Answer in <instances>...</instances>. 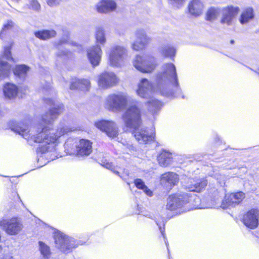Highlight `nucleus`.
I'll return each mask as SVG.
<instances>
[{"mask_svg":"<svg viewBox=\"0 0 259 259\" xmlns=\"http://www.w3.org/2000/svg\"><path fill=\"white\" fill-rule=\"evenodd\" d=\"M45 102L51 108L42 115V121L44 125L41 124L39 127H33L29 131L28 125L22 122H14L10 126L12 131L21 135L30 145L35 143L48 145L45 149H42L43 152L52 150L59 143L61 137L73 131L71 127L64 126L58 128L55 132L50 131L47 125L51 124L64 111V108L63 104L55 103L51 99H46Z\"/></svg>","mask_w":259,"mask_h":259,"instance_id":"1","label":"nucleus"},{"mask_svg":"<svg viewBox=\"0 0 259 259\" xmlns=\"http://www.w3.org/2000/svg\"><path fill=\"white\" fill-rule=\"evenodd\" d=\"M156 87H154L146 78H143L138 84V95L143 98H150L147 102L148 110L153 115L159 110L161 103L151 97L154 92L158 91L164 96L171 97L179 90L178 79L175 65L172 63L162 66V72L157 76Z\"/></svg>","mask_w":259,"mask_h":259,"instance_id":"2","label":"nucleus"},{"mask_svg":"<svg viewBox=\"0 0 259 259\" xmlns=\"http://www.w3.org/2000/svg\"><path fill=\"white\" fill-rule=\"evenodd\" d=\"M122 118L127 127L134 129L132 134L140 144H148L154 140L155 134H150L146 128H140L142 122L141 112L135 104L127 108Z\"/></svg>","mask_w":259,"mask_h":259,"instance_id":"3","label":"nucleus"},{"mask_svg":"<svg viewBox=\"0 0 259 259\" xmlns=\"http://www.w3.org/2000/svg\"><path fill=\"white\" fill-rule=\"evenodd\" d=\"M128 102V97L124 93L112 94L106 98L104 106L109 110L120 111L125 108Z\"/></svg>","mask_w":259,"mask_h":259,"instance_id":"4","label":"nucleus"},{"mask_svg":"<svg viewBox=\"0 0 259 259\" xmlns=\"http://www.w3.org/2000/svg\"><path fill=\"white\" fill-rule=\"evenodd\" d=\"M192 200L199 201V198L196 195L190 196L188 193L171 195L167 199L166 209L174 210L181 208L187 204L191 203Z\"/></svg>","mask_w":259,"mask_h":259,"instance_id":"5","label":"nucleus"},{"mask_svg":"<svg viewBox=\"0 0 259 259\" xmlns=\"http://www.w3.org/2000/svg\"><path fill=\"white\" fill-rule=\"evenodd\" d=\"M134 67L142 73H151L157 66L156 59L151 55H137L133 61Z\"/></svg>","mask_w":259,"mask_h":259,"instance_id":"6","label":"nucleus"},{"mask_svg":"<svg viewBox=\"0 0 259 259\" xmlns=\"http://www.w3.org/2000/svg\"><path fill=\"white\" fill-rule=\"evenodd\" d=\"M127 50L123 46L119 45L111 46L107 53L109 64L113 67L120 66L127 57Z\"/></svg>","mask_w":259,"mask_h":259,"instance_id":"7","label":"nucleus"},{"mask_svg":"<svg viewBox=\"0 0 259 259\" xmlns=\"http://www.w3.org/2000/svg\"><path fill=\"white\" fill-rule=\"evenodd\" d=\"M54 239L56 246L65 253L70 252L76 246L75 241L73 238L59 231L55 232Z\"/></svg>","mask_w":259,"mask_h":259,"instance_id":"8","label":"nucleus"},{"mask_svg":"<svg viewBox=\"0 0 259 259\" xmlns=\"http://www.w3.org/2000/svg\"><path fill=\"white\" fill-rule=\"evenodd\" d=\"M0 227L9 235H16L23 228L21 221L17 218L3 219L0 221Z\"/></svg>","mask_w":259,"mask_h":259,"instance_id":"9","label":"nucleus"},{"mask_svg":"<svg viewBox=\"0 0 259 259\" xmlns=\"http://www.w3.org/2000/svg\"><path fill=\"white\" fill-rule=\"evenodd\" d=\"M240 9L238 7L232 5L228 6L222 8L220 23L228 26L234 24L235 18L239 13Z\"/></svg>","mask_w":259,"mask_h":259,"instance_id":"10","label":"nucleus"},{"mask_svg":"<svg viewBox=\"0 0 259 259\" xmlns=\"http://www.w3.org/2000/svg\"><path fill=\"white\" fill-rule=\"evenodd\" d=\"M95 125L110 138H114L118 134V127L113 121L102 120L95 122Z\"/></svg>","mask_w":259,"mask_h":259,"instance_id":"11","label":"nucleus"},{"mask_svg":"<svg viewBox=\"0 0 259 259\" xmlns=\"http://www.w3.org/2000/svg\"><path fill=\"white\" fill-rule=\"evenodd\" d=\"M118 80V78L113 72H105L99 76L98 83L101 88L107 89L115 85Z\"/></svg>","mask_w":259,"mask_h":259,"instance_id":"12","label":"nucleus"},{"mask_svg":"<svg viewBox=\"0 0 259 259\" xmlns=\"http://www.w3.org/2000/svg\"><path fill=\"white\" fill-rule=\"evenodd\" d=\"M134 35L136 40L132 43V48L134 50H142L150 41V38L143 29H137Z\"/></svg>","mask_w":259,"mask_h":259,"instance_id":"13","label":"nucleus"},{"mask_svg":"<svg viewBox=\"0 0 259 259\" xmlns=\"http://www.w3.org/2000/svg\"><path fill=\"white\" fill-rule=\"evenodd\" d=\"M259 211L256 209H251L244 214L243 223L247 228L254 229L258 226Z\"/></svg>","mask_w":259,"mask_h":259,"instance_id":"14","label":"nucleus"},{"mask_svg":"<svg viewBox=\"0 0 259 259\" xmlns=\"http://www.w3.org/2000/svg\"><path fill=\"white\" fill-rule=\"evenodd\" d=\"M11 48L10 47H5L2 60H0V79H2L9 76L11 70V66L4 60H13L11 56Z\"/></svg>","mask_w":259,"mask_h":259,"instance_id":"15","label":"nucleus"},{"mask_svg":"<svg viewBox=\"0 0 259 259\" xmlns=\"http://www.w3.org/2000/svg\"><path fill=\"white\" fill-rule=\"evenodd\" d=\"M244 197V194L242 192L226 195L223 201L222 207L224 209L235 207L242 201Z\"/></svg>","mask_w":259,"mask_h":259,"instance_id":"16","label":"nucleus"},{"mask_svg":"<svg viewBox=\"0 0 259 259\" xmlns=\"http://www.w3.org/2000/svg\"><path fill=\"white\" fill-rule=\"evenodd\" d=\"M102 51L98 45L89 48L87 50L88 59L93 66L98 65L101 59Z\"/></svg>","mask_w":259,"mask_h":259,"instance_id":"17","label":"nucleus"},{"mask_svg":"<svg viewBox=\"0 0 259 259\" xmlns=\"http://www.w3.org/2000/svg\"><path fill=\"white\" fill-rule=\"evenodd\" d=\"M255 16V13L253 8L247 7L242 9L238 20L241 25H247L254 20Z\"/></svg>","mask_w":259,"mask_h":259,"instance_id":"18","label":"nucleus"},{"mask_svg":"<svg viewBox=\"0 0 259 259\" xmlns=\"http://www.w3.org/2000/svg\"><path fill=\"white\" fill-rule=\"evenodd\" d=\"M207 184V181L204 179L197 180L191 179L187 184L186 189L190 192H199L206 186Z\"/></svg>","mask_w":259,"mask_h":259,"instance_id":"19","label":"nucleus"},{"mask_svg":"<svg viewBox=\"0 0 259 259\" xmlns=\"http://www.w3.org/2000/svg\"><path fill=\"white\" fill-rule=\"evenodd\" d=\"M178 181V175L171 172L163 174L160 180L161 184L167 189H171L172 186L176 185Z\"/></svg>","mask_w":259,"mask_h":259,"instance_id":"20","label":"nucleus"},{"mask_svg":"<svg viewBox=\"0 0 259 259\" xmlns=\"http://www.w3.org/2000/svg\"><path fill=\"white\" fill-rule=\"evenodd\" d=\"M116 4L113 0H101L96 5L99 13H106L115 10Z\"/></svg>","mask_w":259,"mask_h":259,"instance_id":"21","label":"nucleus"},{"mask_svg":"<svg viewBox=\"0 0 259 259\" xmlns=\"http://www.w3.org/2000/svg\"><path fill=\"white\" fill-rule=\"evenodd\" d=\"M204 5L200 0H192L189 3L188 9L192 16L198 17L202 14Z\"/></svg>","mask_w":259,"mask_h":259,"instance_id":"22","label":"nucleus"},{"mask_svg":"<svg viewBox=\"0 0 259 259\" xmlns=\"http://www.w3.org/2000/svg\"><path fill=\"white\" fill-rule=\"evenodd\" d=\"M78 148L77 150V155L80 156H88L92 151V143L87 140H78Z\"/></svg>","mask_w":259,"mask_h":259,"instance_id":"23","label":"nucleus"},{"mask_svg":"<svg viewBox=\"0 0 259 259\" xmlns=\"http://www.w3.org/2000/svg\"><path fill=\"white\" fill-rule=\"evenodd\" d=\"M78 139L69 138L64 144V148L69 154H76L78 148Z\"/></svg>","mask_w":259,"mask_h":259,"instance_id":"24","label":"nucleus"},{"mask_svg":"<svg viewBox=\"0 0 259 259\" xmlns=\"http://www.w3.org/2000/svg\"><path fill=\"white\" fill-rule=\"evenodd\" d=\"M34 34L37 38L46 40L56 37L57 32L54 29H43L35 31Z\"/></svg>","mask_w":259,"mask_h":259,"instance_id":"25","label":"nucleus"},{"mask_svg":"<svg viewBox=\"0 0 259 259\" xmlns=\"http://www.w3.org/2000/svg\"><path fill=\"white\" fill-rule=\"evenodd\" d=\"M90 87V82L88 79H82L76 80L71 83V90L79 89L82 91H88Z\"/></svg>","mask_w":259,"mask_h":259,"instance_id":"26","label":"nucleus"},{"mask_svg":"<svg viewBox=\"0 0 259 259\" xmlns=\"http://www.w3.org/2000/svg\"><path fill=\"white\" fill-rule=\"evenodd\" d=\"M157 160L160 166H167L171 162V154L166 151H163L157 157Z\"/></svg>","mask_w":259,"mask_h":259,"instance_id":"27","label":"nucleus"},{"mask_svg":"<svg viewBox=\"0 0 259 259\" xmlns=\"http://www.w3.org/2000/svg\"><path fill=\"white\" fill-rule=\"evenodd\" d=\"M4 93L8 98H14L18 93V88L14 84L8 83L4 87Z\"/></svg>","mask_w":259,"mask_h":259,"instance_id":"28","label":"nucleus"},{"mask_svg":"<svg viewBox=\"0 0 259 259\" xmlns=\"http://www.w3.org/2000/svg\"><path fill=\"white\" fill-rule=\"evenodd\" d=\"M222 8L211 7L208 9L206 14V19L209 21L215 20L221 16Z\"/></svg>","mask_w":259,"mask_h":259,"instance_id":"29","label":"nucleus"},{"mask_svg":"<svg viewBox=\"0 0 259 259\" xmlns=\"http://www.w3.org/2000/svg\"><path fill=\"white\" fill-rule=\"evenodd\" d=\"M134 183L138 189L143 190L147 196L151 197L153 195L152 191L145 185L141 179H136L134 181Z\"/></svg>","mask_w":259,"mask_h":259,"instance_id":"30","label":"nucleus"},{"mask_svg":"<svg viewBox=\"0 0 259 259\" xmlns=\"http://www.w3.org/2000/svg\"><path fill=\"white\" fill-rule=\"evenodd\" d=\"M29 70V67L25 65H20L16 66L14 70V74L20 78L24 79Z\"/></svg>","mask_w":259,"mask_h":259,"instance_id":"31","label":"nucleus"},{"mask_svg":"<svg viewBox=\"0 0 259 259\" xmlns=\"http://www.w3.org/2000/svg\"><path fill=\"white\" fill-rule=\"evenodd\" d=\"M96 41L97 44L104 45L106 42L105 33L104 29L101 27L96 29L95 33Z\"/></svg>","mask_w":259,"mask_h":259,"instance_id":"32","label":"nucleus"},{"mask_svg":"<svg viewBox=\"0 0 259 259\" xmlns=\"http://www.w3.org/2000/svg\"><path fill=\"white\" fill-rule=\"evenodd\" d=\"M161 52L162 54L166 57H174L176 50L172 46L167 45L161 48Z\"/></svg>","mask_w":259,"mask_h":259,"instance_id":"33","label":"nucleus"},{"mask_svg":"<svg viewBox=\"0 0 259 259\" xmlns=\"http://www.w3.org/2000/svg\"><path fill=\"white\" fill-rule=\"evenodd\" d=\"M66 41L61 39L58 41H55L54 42V46L56 48V49H58L57 52H56V56L59 57H62L63 56H66L68 54V51L66 50H60V46L62 44L65 43Z\"/></svg>","mask_w":259,"mask_h":259,"instance_id":"34","label":"nucleus"},{"mask_svg":"<svg viewBox=\"0 0 259 259\" xmlns=\"http://www.w3.org/2000/svg\"><path fill=\"white\" fill-rule=\"evenodd\" d=\"M14 23L11 21H8L5 24H4L2 30L0 33V35L3 36V35L6 34L7 32L11 31L14 28Z\"/></svg>","mask_w":259,"mask_h":259,"instance_id":"35","label":"nucleus"},{"mask_svg":"<svg viewBox=\"0 0 259 259\" xmlns=\"http://www.w3.org/2000/svg\"><path fill=\"white\" fill-rule=\"evenodd\" d=\"M39 250L44 257L48 258L51 254L49 247L41 241L39 242Z\"/></svg>","mask_w":259,"mask_h":259,"instance_id":"36","label":"nucleus"},{"mask_svg":"<svg viewBox=\"0 0 259 259\" xmlns=\"http://www.w3.org/2000/svg\"><path fill=\"white\" fill-rule=\"evenodd\" d=\"M102 165L107 169H111V170L114 173L119 176V172L118 171L115 170V168L113 166L112 163L109 162L107 160H104L102 161Z\"/></svg>","mask_w":259,"mask_h":259,"instance_id":"37","label":"nucleus"},{"mask_svg":"<svg viewBox=\"0 0 259 259\" xmlns=\"http://www.w3.org/2000/svg\"><path fill=\"white\" fill-rule=\"evenodd\" d=\"M30 5L31 8L35 11H38L40 8V5L37 0H31Z\"/></svg>","mask_w":259,"mask_h":259,"instance_id":"38","label":"nucleus"},{"mask_svg":"<svg viewBox=\"0 0 259 259\" xmlns=\"http://www.w3.org/2000/svg\"><path fill=\"white\" fill-rule=\"evenodd\" d=\"M170 4L178 7L182 6L186 0H168Z\"/></svg>","mask_w":259,"mask_h":259,"instance_id":"39","label":"nucleus"},{"mask_svg":"<svg viewBox=\"0 0 259 259\" xmlns=\"http://www.w3.org/2000/svg\"><path fill=\"white\" fill-rule=\"evenodd\" d=\"M214 177L218 181V182L222 185L223 184H225V177L223 176L220 174H215L214 175Z\"/></svg>","mask_w":259,"mask_h":259,"instance_id":"40","label":"nucleus"},{"mask_svg":"<svg viewBox=\"0 0 259 259\" xmlns=\"http://www.w3.org/2000/svg\"><path fill=\"white\" fill-rule=\"evenodd\" d=\"M47 4L51 7L57 6L60 4L59 0H48Z\"/></svg>","mask_w":259,"mask_h":259,"instance_id":"41","label":"nucleus"},{"mask_svg":"<svg viewBox=\"0 0 259 259\" xmlns=\"http://www.w3.org/2000/svg\"><path fill=\"white\" fill-rule=\"evenodd\" d=\"M157 223V225L159 226V230L162 235V236H163V237L164 238L165 237V234H164V228H163V229L162 228V226L161 225H162L163 226H164V224L163 223L162 224H159L158 223Z\"/></svg>","mask_w":259,"mask_h":259,"instance_id":"42","label":"nucleus"},{"mask_svg":"<svg viewBox=\"0 0 259 259\" xmlns=\"http://www.w3.org/2000/svg\"><path fill=\"white\" fill-rule=\"evenodd\" d=\"M72 45L74 47H76L77 49L76 50H79L80 48H81V46L77 45L76 42H72Z\"/></svg>","mask_w":259,"mask_h":259,"instance_id":"43","label":"nucleus"},{"mask_svg":"<svg viewBox=\"0 0 259 259\" xmlns=\"http://www.w3.org/2000/svg\"><path fill=\"white\" fill-rule=\"evenodd\" d=\"M3 259H14L13 257L10 255H6L4 256Z\"/></svg>","mask_w":259,"mask_h":259,"instance_id":"44","label":"nucleus"},{"mask_svg":"<svg viewBox=\"0 0 259 259\" xmlns=\"http://www.w3.org/2000/svg\"><path fill=\"white\" fill-rule=\"evenodd\" d=\"M189 210V208H184L183 211H182V212L186 211Z\"/></svg>","mask_w":259,"mask_h":259,"instance_id":"45","label":"nucleus"},{"mask_svg":"<svg viewBox=\"0 0 259 259\" xmlns=\"http://www.w3.org/2000/svg\"><path fill=\"white\" fill-rule=\"evenodd\" d=\"M234 42V41L233 40H231V43L233 44Z\"/></svg>","mask_w":259,"mask_h":259,"instance_id":"46","label":"nucleus"},{"mask_svg":"<svg viewBox=\"0 0 259 259\" xmlns=\"http://www.w3.org/2000/svg\"><path fill=\"white\" fill-rule=\"evenodd\" d=\"M165 243L166 244V245L167 246V242L166 241H165Z\"/></svg>","mask_w":259,"mask_h":259,"instance_id":"47","label":"nucleus"},{"mask_svg":"<svg viewBox=\"0 0 259 259\" xmlns=\"http://www.w3.org/2000/svg\"><path fill=\"white\" fill-rule=\"evenodd\" d=\"M167 250H168V254L169 253V250L168 249V248H167Z\"/></svg>","mask_w":259,"mask_h":259,"instance_id":"48","label":"nucleus"},{"mask_svg":"<svg viewBox=\"0 0 259 259\" xmlns=\"http://www.w3.org/2000/svg\"><path fill=\"white\" fill-rule=\"evenodd\" d=\"M169 259H171L169 256Z\"/></svg>","mask_w":259,"mask_h":259,"instance_id":"49","label":"nucleus"}]
</instances>
